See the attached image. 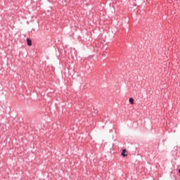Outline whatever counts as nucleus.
<instances>
[{
  "label": "nucleus",
  "instance_id": "nucleus-1",
  "mask_svg": "<svg viewBox=\"0 0 180 180\" xmlns=\"http://www.w3.org/2000/svg\"><path fill=\"white\" fill-rule=\"evenodd\" d=\"M121 155L122 157H127V150L126 149H123Z\"/></svg>",
  "mask_w": 180,
  "mask_h": 180
},
{
  "label": "nucleus",
  "instance_id": "nucleus-2",
  "mask_svg": "<svg viewBox=\"0 0 180 180\" xmlns=\"http://www.w3.org/2000/svg\"><path fill=\"white\" fill-rule=\"evenodd\" d=\"M27 46H32V39L27 38Z\"/></svg>",
  "mask_w": 180,
  "mask_h": 180
},
{
  "label": "nucleus",
  "instance_id": "nucleus-3",
  "mask_svg": "<svg viewBox=\"0 0 180 180\" xmlns=\"http://www.w3.org/2000/svg\"><path fill=\"white\" fill-rule=\"evenodd\" d=\"M129 101L131 105H134V98H129Z\"/></svg>",
  "mask_w": 180,
  "mask_h": 180
},
{
  "label": "nucleus",
  "instance_id": "nucleus-4",
  "mask_svg": "<svg viewBox=\"0 0 180 180\" xmlns=\"http://www.w3.org/2000/svg\"><path fill=\"white\" fill-rule=\"evenodd\" d=\"M136 1V2H138V4H139V1H140V0H135Z\"/></svg>",
  "mask_w": 180,
  "mask_h": 180
}]
</instances>
